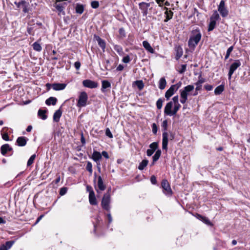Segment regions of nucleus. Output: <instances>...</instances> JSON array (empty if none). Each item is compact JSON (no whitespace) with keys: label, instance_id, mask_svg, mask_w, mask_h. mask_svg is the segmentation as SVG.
I'll use <instances>...</instances> for the list:
<instances>
[{"label":"nucleus","instance_id":"1","mask_svg":"<svg viewBox=\"0 0 250 250\" xmlns=\"http://www.w3.org/2000/svg\"><path fill=\"white\" fill-rule=\"evenodd\" d=\"M201 37L202 34L199 28L193 30L188 42L189 47L194 48L201 40Z\"/></svg>","mask_w":250,"mask_h":250},{"label":"nucleus","instance_id":"2","mask_svg":"<svg viewBox=\"0 0 250 250\" xmlns=\"http://www.w3.org/2000/svg\"><path fill=\"white\" fill-rule=\"evenodd\" d=\"M162 126L164 130L163 133V139H162V148L167 150V144H168V134L166 132L167 127V120H164L162 125Z\"/></svg>","mask_w":250,"mask_h":250},{"label":"nucleus","instance_id":"3","mask_svg":"<svg viewBox=\"0 0 250 250\" xmlns=\"http://www.w3.org/2000/svg\"><path fill=\"white\" fill-rule=\"evenodd\" d=\"M110 196L108 193H105L102 200L101 206L102 208L107 210H110Z\"/></svg>","mask_w":250,"mask_h":250},{"label":"nucleus","instance_id":"4","mask_svg":"<svg viewBox=\"0 0 250 250\" xmlns=\"http://www.w3.org/2000/svg\"><path fill=\"white\" fill-rule=\"evenodd\" d=\"M88 100V96L85 92H82L79 97V100L77 103V106L81 107L86 106Z\"/></svg>","mask_w":250,"mask_h":250},{"label":"nucleus","instance_id":"5","mask_svg":"<svg viewBox=\"0 0 250 250\" xmlns=\"http://www.w3.org/2000/svg\"><path fill=\"white\" fill-rule=\"evenodd\" d=\"M241 63L239 60H235L234 62L231 64L228 73L229 79L230 80L231 76L234 71L241 66Z\"/></svg>","mask_w":250,"mask_h":250},{"label":"nucleus","instance_id":"6","mask_svg":"<svg viewBox=\"0 0 250 250\" xmlns=\"http://www.w3.org/2000/svg\"><path fill=\"white\" fill-rule=\"evenodd\" d=\"M161 186L163 189V192L165 194L171 195L172 194L170 185L167 180L163 179L162 181Z\"/></svg>","mask_w":250,"mask_h":250},{"label":"nucleus","instance_id":"7","mask_svg":"<svg viewBox=\"0 0 250 250\" xmlns=\"http://www.w3.org/2000/svg\"><path fill=\"white\" fill-rule=\"evenodd\" d=\"M218 10L222 17H226L228 16L229 11L225 7V3L224 0L220 1Z\"/></svg>","mask_w":250,"mask_h":250},{"label":"nucleus","instance_id":"8","mask_svg":"<svg viewBox=\"0 0 250 250\" xmlns=\"http://www.w3.org/2000/svg\"><path fill=\"white\" fill-rule=\"evenodd\" d=\"M178 89V86H177V84L171 85L170 88L166 91L165 94V96L167 100H169Z\"/></svg>","mask_w":250,"mask_h":250},{"label":"nucleus","instance_id":"9","mask_svg":"<svg viewBox=\"0 0 250 250\" xmlns=\"http://www.w3.org/2000/svg\"><path fill=\"white\" fill-rule=\"evenodd\" d=\"M83 84L84 87L89 88H96L98 85L97 82L90 80H85L83 81Z\"/></svg>","mask_w":250,"mask_h":250},{"label":"nucleus","instance_id":"10","mask_svg":"<svg viewBox=\"0 0 250 250\" xmlns=\"http://www.w3.org/2000/svg\"><path fill=\"white\" fill-rule=\"evenodd\" d=\"M173 102L172 101H170L167 104L164 109V113L165 115L169 116H172V110H171Z\"/></svg>","mask_w":250,"mask_h":250},{"label":"nucleus","instance_id":"11","mask_svg":"<svg viewBox=\"0 0 250 250\" xmlns=\"http://www.w3.org/2000/svg\"><path fill=\"white\" fill-rule=\"evenodd\" d=\"M91 158L97 163V165H100V160L102 159V155L99 152L94 150Z\"/></svg>","mask_w":250,"mask_h":250},{"label":"nucleus","instance_id":"12","mask_svg":"<svg viewBox=\"0 0 250 250\" xmlns=\"http://www.w3.org/2000/svg\"><path fill=\"white\" fill-rule=\"evenodd\" d=\"M150 3L145 2H140L139 4V8L143 11V15H146L147 13V10L150 6Z\"/></svg>","mask_w":250,"mask_h":250},{"label":"nucleus","instance_id":"13","mask_svg":"<svg viewBox=\"0 0 250 250\" xmlns=\"http://www.w3.org/2000/svg\"><path fill=\"white\" fill-rule=\"evenodd\" d=\"M193 85H188L184 88L183 90H180V94L188 97V93L194 89Z\"/></svg>","mask_w":250,"mask_h":250},{"label":"nucleus","instance_id":"14","mask_svg":"<svg viewBox=\"0 0 250 250\" xmlns=\"http://www.w3.org/2000/svg\"><path fill=\"white\" fill-rule=\"evenodd\" d=\"M89 201L91 205H96L97 204L95 193L93 190H91L89 194Z\"/></svg>","mask_w":250,"mask_h":250},{"label":"nucleus","instance_id":"15","mask_svg":"<svg viewBox=\"0 0 250 250\" xmlns=\"http://www.w3.org/2000/svg\"><path fill=\"white\" fill-rule=\"evenodd\" d=\"M27 140L25 137H19L17 139L16 143L20 146H24L26 145Z\"/></svg>","mask_w":250,"mask_h":250},{"label":"nucleus","instance_id":"16","mask_svg":"<svg viewBox=\"0 0 250 250\" xmlns=\"http://www.w3.org/2000/svg\"><path fill=\"white\" fill-rule=\"evenodd\" d=\"M66 86L65 83H54L52 85V88L54 90H62L64 89Z\"/></svg>","mask_w":250,"mask_h":250},{"label":"nucleus","instance_id":"17","mask_svg":"<svg viewBox=\"0 0 250 250\" xmlns=\"http://www.w3.org/2000/svg\"><path fill=\"white\" fill-rule=\"evenodd\" d=\"M12 150V148L7 144L2 145L0 147V152L2 155H5L8 151H11Z\"/></svg>","mask_w":250,"mask_h":250},{"label":"nucleus","instance_id":"18","mask_svg":"<svg viewBox=\"0 0 250 250\" xmlns=\"http://www.w3.org/2000/svg\"><path fill=\"white\" fill-rule=\"evenodd\" d=\"M66 5L65 2H61V3H57L56 2L55 5L54 7L56 8V9L60 12H63V14H64V12L63 11V10L65 8V5Z\"/></svg>","mask_w":250,"mask_h":250},{"label":"nucleus","instance_id":"19","mask_svg":"<svg viewBox=\"0 0 250 250\" xmlns=\"http://www.w3.org/2000/svg\"><path fill=\"white\" fill-rule=\"evenodd\" d=\"M97 186L99 189L101 191L105 190L106 186L104 185L103 180L101 176L98 177V183Z\"/></svg>","mask_w":250,"mask_h":250},{"label":"nucleus","instance_id":"20","mask_svg":"<svg viewBox=\"0 0 250 250\" xmlns=\"http://www.w3.org/2000/svg\"><path fill=\"white\" fill-rule=\"evenodd\" d=\"M143 45L144 47L149 52L151 53H154V49L151 46L149 43L146 41H144L143 42Z\"/></svg>","mask_w":250,"mask_h":250},{"label":"nucleus","instance_id":"21","mask_svg":"<svg viewBox=\"0 0 250 250\" xmlns=\"http://www.w3.org/2000/svg\"><path fill=\"white\" fill-rule=\"evenodd\" d=\"M62 115V111L61 107L58 110H56L53 115V120L55 122H58Z\"/></svg>","mask_w":250,"mask_h":250},{"label":"nucleus","instance_id":"22","mask_svg":"<svg viewBox=\"0 0 250 250\" xmlns=\"http://www.w3.org/2000/svg\"><path fill=\"white\" fill-rule=\"evenodd\" d=\"M164 9L166 10L165 14L166 15V18L165 19L164 21L166 22L172 18L173 13L171 11L168 10L167 7H165Z\"/></svg>","mask_w":250,"mask_h":250},{"label":"nucleus","instance_id":"23","mask_svg":"<svg viewBox=\"0 0 250 250\" xmlns=\"http://www.w3.org/2000/svg\"><path fill=\"white\" fill-rule=\"evenodd\" d=\"M175 51H176V56H175V59L176 60H178L183 55V49L180 46H176L175 47Z\"/></svg>","mask_w":250,"mask_h":250},{"label":"nucleus","instance_id":"24","mask_svg":"<svg viewBox=\"0 0 250 250\" xmlns=\"http://www.w3.org/2000/svg\"><path fill=\"white\" fill-rule=\"evenodd\" d=\"M205 82V79L201 78V76L199 77L198 81L195 83V85H196V90L199 91L202 88V84Z\"/></svg>","mask_w":250,"mask_h":250},{"label":"nucleus","instance_id":"25","mask_svg":"<svg viewBox=\"0 0 250 250\" xmlns=\"http://www.w3.org/2000/svg\"><path fill=\"white\" fill-rule=\"evenodd\" d=\"M196 217L198 219L201 220L202 221H203L204 223H205V224H206L207 225H211V224L209 220L206 217L203 216L199 214H197Z\"/></svg>","mask_w":250,"mask_h":250},{"label":"nucleus","instance_id":"26","mask_svg":"<svg viewBox=\"0 0 250 250\" xmlns=\"http://www.w3.org/2000/svg\"><path fill=\"white\" fill-rule=\"evenodd\" d=\"M96 40L98 42V45L102 48L103 51L104 52L106 46L105 41L99 37H97Z\"/></svg>","mask_w":250,"mask_h":250},{"label":"nucleus","instance_id":"27","mask_svg":"<svg viewBox=\"0 0 250 250\" xmlns=\"http://www.w3.org/2000/svg\"><path fill=\"white\" fill-rule=\"evenodd\" d=\"M57 101V99L56 98L50 97L46 100L45 104L48 105H49L51 104L54 105L56 104Z\"/></svg>","mask_w":250,"mask_h":250},{"label":"nucleus","instance_id":"28","mask_svg":"<svg viewBox=\"0 0 250 250\" xmlns=\"http://www.w3.org/2000/svg\"><path fill=\"white\" fill-rule=\"evenodd\" d=\"M224 90V85L223 84H221L215 88L214 90V94L216 95H220Z\"/></svg>","mask_w":250,"mask_h":250},{"label":"nucleus","instance_id":"29","mask_svg":"<svg viewBox=\"0 0 250 250\" xmlns=\"http://www.w3.org/2000/svg\"><path fill=\"white\" fill-rule=\"evenodd\" d=\"M167 84V82L164 77L161 78L159 82V88L163 90L164 89Z\"/></svg>","mask_w":250,"mask_h":250},{"label":"nucleus","instance_id":"30","mask_svg":"<svg viewBox=\"0 0 250 250\" xmlns=\"http://www.w3.org/2000/svg\"><path fill=\"white\" fill-rule=\"evenodd\" d=\"M46 111L45 110L39 109L38 112V115L42 119L44 120L47 119V116L46 115Z\"/></svg>","mask_w":250,"mask_h":250},{"label":"nucleus","instance_id":"31","mask_svg":"<svg viewBox=\"0 0 250 250\" xmlns=\"http://www.w3.org/2000/svg\"><path fill=\"white\" fill-rule=\"evenodd\" d=\"M148 163V161L146 159L143 160L140 164L138 166V169L140 170H143L145 167H146Z\"/></svg>","mask_w":250,"mask_h":250},{"label":"nucleus","instance_id":"32","mask_svg":"<svg viewBox=\"0 0 250 250\" xmlns=\"http://www.w3.org/2000/svg\"><path fill=\"white\" fill-rule=\"evenodd\" d=\"M110 87H111V84L108 81H106V80H104L102 81V89H101L102 91L104 92V89Z\"/></svg>","mask_w":250,"mask_h":250},{"label":"nucleus","instance_id":"33","mask_svg":"<svg viewBox=\"0 0 250 250\" xmlns=\"http://www.w3.org/2000/svg\"><path fill=\"white\" fill-rule=\"evenodd\" d=\"M76 12L77 14H82L84 10V7L83 5L80 4H77L75 7Z\"/></svg>","mask_w":250,"mask_h":250},{"label":"nucleus","instance_id":"34","mask_svg":"<svg viewBox=\"0 0 250 250\" xmlns=\"http://www.w3.org/2000/svg\"><path fill=\"white\" fill-rule=\"evenodd\" d=\"M161 155V150L160 149H158L155 152L154 155L153 156V163H155L156 161L158 160L159 158L160 157Z\"/></svg>","mask_w":250,"mask_h":250},{"label":"nucleus","instance_id":"35","mask_svg":"<svg viewBox=\"0 0 250 250\" xmlns=\"http://www.w3.org/2000/svg\"><path fill=\"white\" fill-rule=\"evenodd\" d=\"M33 49L36 51L40 52L42 47L40 43H38V42H35L32 45Z\"/></svg>","mask_w":250,"mask_h":250},{"label":"nucleus","instance_id":"36","mask_svg":"<svg viewBox=\"0 0 250 250\" xmlns=\"http://www.w3.org/2000/svg\"><path fill=\"white\" fill-rule=\"evenodd\" d=\"M216 21L210 20V22H209L208 29V31H209V32L211 31L214 29L215 25H216Z\"/></svg>","mask_w":250,"mask_h":250},{"label":"nucleus","instance_id":"37","mask_svg":"<svg viewBox=\"0 0 250 250\" xmlns=\"http://www.w3.org/2000/svg\"><path fill=\"white\" fill-rule=\"evenodd\" d=\"M219 15L217 12L216 11H215L211 15V16L210 17V20L216 21L219 20Z\"/></svg>","mask_w":250,"mask_h":250},{"label":"nucleus","instance_id":"38","mask_svg":"<svg viewBox=\"0 0 250 250\" xmlns=\"http://www.w3.org/2000/svg\"><path fill=\"white\" fill-rule=\"evenodd\" d=\"M36 154H33L30 157V158L29 159V160H28V162H27V166L28 167L29 166H30L34 162V160L36 158Z\"/></svg>","mask_w":250,"mask_h":250},{"label":"nucleus","instance_id":"39","mask_svg":"<svg viewBox=\"0 0 250 250\" xmlns=\"http://www.w3.org/2000/svg\"><path fill=\"white\" fill-rule=\"evenodd\" d=\"M181 107V105L179 104H174V109L172 110V116L176 114L178 111Z\"/></svg>","mask_w":250,"mask_h":250},{"label":"nucleus","instance_id":"40","mask_svg":"<svg viewBox=\"0 0 250 250\" xmlns=\"http://www.w3.org/2000/svg\"><path fill=\"white\" fill-rule=\"evenodd\" d=\"M135 83L137 87L140 90L142 89L144 87V84L142 81H135Z\"/></svg>","mask_w":250,"mask_h":250},{"label":"nucleus","instance_id":"41","mask_svg":"<svg viewBox=\"0 0 250 250\" xmlns=\"http://www.w3.org/2000/svg\"><path fill=\"white\" fill-rule=\"evenodd\" d=\"M164 101L162 98H159L156 102V106L158 109H161L163 106Z\"/></svg>","mask_w":250,"mask_h":250},{"label":"nucleus","instance_id":"42","mask_svg":"<svg viewBox=\"0 0 250 250\" xmlns=\"http://www.w3.org/2000/svg\"><path fill=\"white\" fill-rule=\"evenodd\" d=\"M114 50L118 52L119 54L123 52V48L121 46L119 45H114L113 46Z\"/></svg>","mask_w":250,"mask_h":250},{"label":"nucleus","instance_id":"43","mask_svg":"<svg viewBox=\"0 0 250 250\" xmlns=\"http://www.w3.org/2000/svg\"><path fill=\"white\" fill-rule=\"evenodd\" d=\"M86 170L90 173V174L92 173V165L90 162H88L86 166Z\"/></svg>","mask_w":250,"mask_h":250},{"label":"nucleus","instance_id":"44","mask_svg":"<svg viewBox=\"0 0 250 250\" xmlns=\"http://www.w3.org/2000/svg\"><path fill=\"white\" fill-rule=\"evenodd\" d=\"M233 46H230L227 49V52H226V56H225V60H227V59H228L229 58L230 54L231 53V52L233 50Z\"/></svg>","mask_w":250,"mask_h":250},{"label":"nucleus","instance_id":"45","mask_svg":"<svg viewBox=\"0 0 250 250\" xmlns=\"http://www.w3.org/2000/svg\"><path fill=\"white\" fill-rule=\"evenodd\" d=\"M158 147V143L157 142H153L149 145V147L150 149L154 151L157 149Z\"/></svg>","mask_w":250,"mask_h":250},{"label":"nucleus","instance_id":"46","mask_svg":"<svg viewBox=\"0 0 250 250\" xmlns=\"http://www.w3.org/2000/svg\"><path fill=\"white\" fill-rule=\"evenodd\" d=\"M91 6L94 9L97 8L99 6V2L97 0H94L91 2Z\"/></svg>","mask_w":250,"mask_h":250},{"label":"nucleus","instance_id":"47","mask_svg":"<svg viewBox=\"0 0 250 250\" xmlns=\"http://www.w3.org/2000/svg\"><path fill=\"white\" fill-rule=\"evenodd\" d=\"M14 244V241H7L5 243L4 246H5V248H7V250H8V249H10Z\"/></svg>","mask_w":250,"mask_h":250},{"label":"nucleus","instance_id":"48","mask_svg":"<svg viewBox=\"0 0 250 250\" xmlns=\"http://www.w3.org/2000/svg\"><path fill=\"white\" fill-rule=\"evenodd\" d=\"M119 32L121 37L124 38L125 37V32L124 28H120Z\"/></svg>","mask_w":250,"mask_h":250},{"label":"nucleus","instance_id":"49","mask_svg":"<svg viewBox=\"0 0 250 250\" xmlns=\"http://www.w3.org/2000/svg\"><path fill=\"white\" fill-rule=\"evenodd\" d=\"M180 96L181 98L180 102L182 104H185L188 100V97L181 94H180Z\"/></svg>","mask_w":250,"mask_h":250},{"label":"nucleus","instance_id":"50","mask_svg":"<svg viewBox=\"0 0 250 250\" xmlns=\"http://www.w3.org/2000/svg\"><path fill=\"white\" fill-rule=\"evenodd\" d=\"M67 189L65 187L62 188L60 190V194L62 196L64 195L67 192Z\"/></svg>","mask_w":250,"mask_h":250},{"label":"nucleus","instance_id":"51","mask_svg":"<svg viewBox=\"0 0 250 250\" xmlns=\"http://www.w3.org/2000/svg\"><path fill=\"white\" fill-rule=\"evenodd\" d=\"M105 65V69L106 70H110L112 67L110 66V61L108 60H106Z\"/></svg>","mask_w":250,"mask_h":250},{"label":"nucleus","instance_id":"52","mask_svg":"<svg viewBox=\"0 0 250 250\" xmlns=\"http://www.w3.org/2000/svg\"><path fill=\"white\" fill-rule=\"evenodd\" d=\"M105 134L107 136H108L110 138H113V135L112 133L111 132L109 128H107L105 130Z\"/></svg>","mask_w":250,"mask_h":250},{"label":"nucleus","instance_id":"53","mask_svg":"<svg viewBox=\"0 0 250 250\" xmlns=\"http://www.w3.org/2000/svg\"><path fill=\"white\" fill-rule=\"evenodd\" d=\"M152 132L154 134H156L157 132V126L155 123H153L152 125Z\"/></svg>","mask_w":250,"mask_h":250},{"label":"nucleus","instance_id":"54","mask_svg":"<svg viewBox=\"0 0 250 250\" xmlns=\"http://www.w3.org/2000/svg\"><path fill=\"white\" fill-rule=\"evenodd\" d=\"M124 63H128L130 61V57L128 55L124 57L122 60Z\"/></svg>","mask_w":250,"mask_h":250},{"label":"nucleus","instance_id":"55","mask_svg":"<svg viewBox=\"0 0 250 250\" xmlns=\"http://www.w3.org/2000/svg\"><path fill=\"white\" fill-rule=\"evenodd\" d=\"M187 65L182 64L181 66V69L179 71V73L180 74L183 73L186 70Z\"/></svg>","mask_w":250,"mask_h":250},{"label":"nucleus","instance_id":"56","mask_svg":"<svg viewBox=\"0 0 250 250\" xmlns=\"http://www.w3.org/2000/svg\"><path fill=\"white\" fill-rule=\"evenodd\" d=\"M150 181L152 184H156L157 183V179L154 175H153L150 178Z\"/></svg>","mask_w":250,"mask_h":250},{"label":"nucleus","instance_id":"57","mask_svg":"<svg viewBox=\"0 0 250 250\" xmlns=\"http://www.w3.org/2000/svg\"><path fill=\"white\" fill-rule=\"evenodd\" d=\"M2 138L4 140L6 141H8L9 140V136L7 133L2 134Z\"/></svg>","mask_w":250,"mask_h":250},{"label":"nucleus","instance_id":"58","mask_svg":"<svg viewBox=\"0 0 250 250\" xmlns=\"http://www.w3.org/2000/svg\"><path fill=\"white\" fill-rule=\"evenodd\" d=\"M179 97L178 95L175 96L172 98V101L174 104H179L178 103Z\"/></svg>","mask_w":250,"mask_h":250},{"label":"nucleus","instance_id":"59","mask_svg":"<svg viewBox=\"0 0 250 250\" xmlns=\"http://www.w3.org/2000/svg\"><path fill=\"white\" fill-rule=\"evenodd\" d=\"M74 66L77 70H79L81 66V62L79 61L76 62L74 63Z\"/></svg>","mask_w":250,"mask_h":250},{"label":"nucleus","instance_id":"60","mask_svg":"<svg viewBox=\"0 0 250 250\" xmlns=\"http://www.w3.org/2000/svg\"><path fill=\"white\" fill-rule=\"evenodd\" d=\"M155 151L151 149H148L146 151V154L148 156H151Z\"/></svg>","mask_w":250,"mask_h":250},{"label":"nucleus","instance_id":"61","mask_svg":"<svg viewBox=\"0 0 250 250\" xmlns=\"http://www.w3.org/2000/svg\"><path fill=\"white\" fill-rule=\"evenodd\" d=\"M204 87L208 91L211 90L213 88V86L209 84L205 85Z\"/></svg>","mask_w":250,"mask_h":250},{"label":"nucleus","instance_id":"62","mask_svg":"<svg viewBox=\"0 0 250 250\" xmlns=\"http://www.w3.org/2000/svg\"><path fill=\"white\" fill-rule=\"evenodd\" d=\"M101 155L102 156L103 155L106 159L109 158V155L108 154V153L105 151H102Z\"/></svg>","mask_w":250,"mask_h":250},{"label":"nucleus","instance_id":"63","mask_svg":"<svg viewBox=\"0 0 250 250\" xmlns=\"http://www.w3.org/2000/svg\"><path fill=\"white\" fill-rule=\"evenodd\" d=\"M156 1L160 6H162L164 0H156Z\"/></svg>","mask_w":250,"mask_h":250},{"label":"nucleus","instance_id":"64","mask_svg":"<svg viewBox=\"0 0 250 250\" xmlns=\"http://www.w3.org/2000/svg\"><path fill=\"white\" fill-rule=\"evenodd\" d=\"M107 216L108 218V223H111V222L112 221V218L111 214L110 213L107 214Z\"/></svg>","mask_w":250,"mask_h":250}]
</instances>
